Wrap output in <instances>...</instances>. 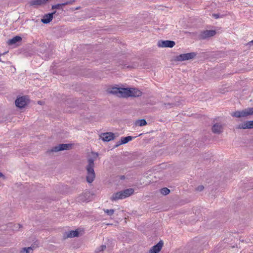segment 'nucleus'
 <instances>
[{"label": "nucleus", "mask_w": 253, "mask_h": 253, "mask_svg": "<svg viewBox=\"0 0 253 253\" xmlns=\"http://www.w3.org/2000/svg\"><path fill=\"white\" fill-rule=\"evenodd\" d=\"M94 159L92 158H89L87 159V165L85 169L87 171L86 179L88 183H92L95 179V173L94 170Z\"/></svg>", "instance_id": "f257e3e1"}, {"label": "nucleus", "mask_w": 253, "mask_h": 253, "mask_svg": "<svg viewBox=\"0 0 253 253\" xmlns=\"http://www.w3.org/2000/svg\"><path fill=\"white\" fill-rule=\"evenodd\" d=\"M232 117L236 118H246L253 115V107H249L241 111H237L231 114Z\"/></svg>", "instance_id": "f03ea898"}, {"label": "nucleus", "mask_w": 253, "mask_h": 253, "mask_svg": "<svg viewBox=\"0 0 253 253\" xmlns=\"http://www.w3.org/2000/svg\"><path fill=\"white\" fill-rule=\"evenodd\" d=\"M124 93V97H139L141 96L142 93L139 89L135 88H129L123 89Z\"/></svg>", "instance_id": "7ed1b4c3"}, {"label": "nucleus", "mask_w": 253, "mask_h": 253, "mask_svg": "<svg viewBox=\"0 0 253 253\" xmlns=\"http://www.w3.org/2000/svg\"><path fill=\"white\" fill-rule=\"evenodd\" d=\"M196 56V54L195 52L181 54L175 57V60L177 61L188 60L194 58Z\"/></svg>", "instance_id": "20e7f679"}, {"label": "nucleus", "mask_w": 253, "mask_h": 253, "mask_svg": "<svg viewBox=\"0 0 253 253\" xmlns=\"http://www.w3.org/2000/svg\"><path fill=\"white\" fill-rule=\"evenodd\" d=\"M123 89H125V88H119V87H112L108 90L109 93L116 95L120 97H124V93Z\"/></svg>", "instance_id": "39448f33"}, {"label": "nucleus", "mask_w": 253, "mask_h": 253, "mask_svg": "<svg viewBox=\"0 0 253 253\" xmlns=\"http://www.w3.org/2000/svg\"><path fill=\"white\" fill-rule=\"evenodd\" d=\"M71 148V144H60L53 147L51 150V152H59L62 150H69Z\"/></svg>", "instance_id": "423d86ee"}, {"label": "nucleus", "mask_w": 253, "mask_h": 253, "mask_svg": "<svg viewBox=\"0 0 253 253\" xmlns=\"http://www.w3.org/2000/svg\"><path fill=\"white\" fill-rule=\"evenodd\" d=\"M175 44V42L172 41H159L158 46L160 47H172Z\"/></svg>", "instance_id": "0eeeda50"}, {"label": "nucleus", "mask_w": 253, "mask_h": 253, "mask_svg": "<svg viewBox=\"0 0 253 253\" xmlns=\"http://www.w3.org/2000/svg\"><path fill=\"white\" fill-rule=\"evenodd\" d=\"M28 100L25 96L17 98L15 100V105L19 108H23L27 104Z\"/></svg>", "instance_id": "6e6552de"}, {"label": "nucleus", "mask_w": 253, "mask_h": 253, "mask_svg": "<svg viewBox=\"0 0 253 253\" xmlns=\"http://www.w3.org/2000/svg\"><path fill=\"white\" fill-rule=\"evenodd\" d=\"M100 137L104 141L108 142L114 139V134L113 132H105L100 134Z\"/></svg>", "instance_id": "1a4fd4ad"}, {"label": "nucleus", "mask_w": 253, "mask_h": 253, "mask_svg": "<svg viewBox=\"0 0 253 253\" xmlns=\"http://www.w3.org/2000/svg\"><path fill=\"white\" fill-rule=\"evenodd\" d=\"M238 129H252L253 128V121H248L244 123L239 124L237 126Z\"/></svg>", "instance_id": "9d476101"}, {"label": "nucleus", "mask_w": 253, "mask_h": 253, "mask_svg": "<svg viewBox=\"0 0 253 253\" xmlns=\"http://www.w3.org/2000/svg\"><path fill=\"white\" fill-rule=\"evenodd\" d=\"M216 34L215 30H206L202 32L200 35V37L202 39L210 38L214 36Z\"/></svg>", "instance_id": "9b49d317"}, {"label": "nucleus", "mask_w": 253, "mask_h": 253, "mask_svg": "<svg viewBox=\"0 0 253 253\" xmlns=\"http://www.w3.org/2000/svg\"><path fill=\"white\" fill-rule=\"evenodd\" d=\"M56 11L54 12L45 14L41 21L44 24L49 23L53 19V15L55 14Z\"/></svg>", "instance_id": "f8f14e48"}, {"label": "nucleus", "mask_w": 253, "mask_h": 253, "mask_svg": "<svg viewBox=\"0 0 253 253\" xmlns=\"http://www.w3.org/2000/svg\"><path fill=\"white\" fill-rule=\"evenodd\" d=\"M212 131L214 133L219 134L223 131V126L219 123L215 124L212 127Z\"/></svg>", "instance_id": "ddd939ff"}, {"label": "nucleus", "mask_w": 253, "mask_h": 253, "mask_svg": "<svg viewBox=\"0 0 253 253\" xmlns=\"http://www.w3.org/2000/svg\"><path fill=\"white\" fill-rule=\"evenodd\" d=\"M122 193L123 198H126L132 195L134 193V189L133 188H128L121 191Z\"/></svg>", "instance_id": "4468645a"}, {"label": "nucleus", "mask_w": 253, "mask_h": 253, "mask_svg": "<svg viewBox=\"0 0 253 253\" xmlns=\"http://www.w3.org/2000/svg\"><path fill=\"white\" fill-rule=\"evenodd\" d=\"M163 246V242L160 241L157 245L153 246L150 249L155 253H158L162 249Z\"/></svg>", "instance_id": "2eb2a0df"}, {"label": "nucleus", "mask_w": 253, "mask_h": 253, "mask_svg": "<svg viewBox=\"0 0 253 253\" xmlns=\"http://www.w3.org/2000/svg\"><path fill=\"white\" fill-rule=\"evenodd\" d=\"M80 234V231L79 229H77L75 231L72 230L66 233L65 238H73L76 237H79Z\"/></svg>", "instance_id": "dca6fc26"}, {"label": "nucleus", "mask_w": 253, "mask_h": 253, "mask_svg": "<svg viewBox=\"0 0 253 253\" xmlns=\"http://www.w3.org/2000/svg\"><path fill=\"white\" fill-rule=\"evenodd\" d=\"M133 137L131 136H128L125 137H122L121 138V141L119 142L117 144H116V147H118L119 145L123 144H126L129 142V141H131L133 139Z\"/></svg>", "instance_id": "f3484780"}, {"label": "nucleus", "mask_w": 253, "mask_h": 253, "mask_svg": "<svg viewBox=\"0 0 253 253\" xmlns=\"http://www.w3.org/2000/svg\"><path fill=\"white\" fill-rule=\"evenodd\" d=\"M123 197L122 196V193L121 191H119L114 194L110 198V199L112 201H117L120 199H123Z\"/></svg>", "instance_id": "a211bd4d"}, {"label": "nucleus", "mask_w": 253, "mask_h": 253, "mask_svg": "<svg viewBox=\"0 0 253 253\" xmlns=\"http://www.w3.org/2000/svg\"><path fill=\"white\" fill-rule=\"evenodd\" d=\"M21 40H22L21 37H20L19 36H15L14 38H13L12 39L9 40L8 41V43L9 45H12V44H15V43H16L18 42L21 41Z\"/></svg>", "instance_id": "6ab92c4d"}, {"label": "nucleus", "mask_w": 253, "mask_h": 253, "mask_svg": "<svg viewBox=\"0 0 253 253\" xmlns=\"http://www.w3.org/2000/svg\"><path fill=\"white\" fill-rule=\"evenodd\" d=\"M135 125L140 126H142L146 125L147 122L144 119L138 120L135 122Z\"/></svg>", "instance_id": "aec40b11"}, {"label": "nucleus", "mask_w": 253, "mask_h": 253, "mask_svg": "<svg viewBox=\"0 0 253 253\" xmlns=\"http://www.w3.org/2000/svg\"><path fill=\"white\" fill-rule=\"evenodd\" d=\"M33 251V249L31 247H28L27 248H22L20 251V253H32V251Z\"/></svg>", "instance_id": "412c9836"}, {"label": "nucleus", "mask_w": 253, "mask_h": 253, "mask_svg": "<svg viewBox=\"0 0 253 253\" xmlns=\"http://www.w3.org/2000/svg\"><path fill=\"white\" fill-rule=\"evenodd\" d=\"M161 193L164 195H167L170 193V190L168 188H163L160 190Z\"/></svg>", "instance_id": "4be33fe9"}, {"label": "nucleus", "mask_w": 253, "mask_h": 253, "mask_svg": "<svg viewBox=\"0 0 253 253\" xmlns=\"http://www.w3.org/2000/svg\"><path fill=\"white\" fill-rule=\"evenodd\" d=\"M103 211L109 216L112 215L115 212V210L113 209H103Z\"/></svg>", "instance_id": "5701e85b"}, {"label": "nucleus", "mask_w": 253, "mask_h": 253, "mask_svg": "<svg viewBox=\"0 0 253 253\" xmlns=\"http://www.w3.org/2000/svg\"><path fill=\"white\" fill-rule=\"evenodd\" d=\"M106 246L105 245H102L97 249L96 252L99 253L103 251L106 249Z\"/></svg>", "instance_id": "b1692460"}, {"label": "nucleus", "mask_w": 253, "mask_h": 253, "mask_svg": "<svg viewBox=\"0 0 253 253\" xmlns=\"http://www.w3.org/2000/svg\"><path fill=\"white\" fill-rule=\"evenodd\" d=\"M164 106L166 108H171L173 107V106L177 105H178L179 104H174V103H164Z\"/></svg>", "instance_id": "393cba45"}, {"label": "nucleus", "mask_w": 253, "mask_h": 253, "mask_svg": "<svg viewBox=\"0 0 253 253\" xmlns=\"http://www.w3.org/2000/svg\"><path fill=\"white\" fill-rule=\"evenodd\" d=\"M75 1V0H70L67 1L66 2H65L64 3H62V5L65 6L66 5H71V4H73Z\"/></svg>", "instance_id": "a878e982"}, {"label": "nucleus", "mask_w": 253, "mask_h": 253, "mask_svg": "<svg viewBox=\"0 0 253 253\" xmlns=\"http://www.w3.org/2000/svg\"><path fill=\"white\" fill-rule=\"evenodd\" d=\"M62 3H58L55 5H53L52 6V9H59L61 6H62Z\"/></svg>", "instance_id": "bb28decb"}, {"label": "nucleus", "mask_w": 253, "mask_h": 253, "mask_svg": "<svg viewBox=\"0 0 253 253\" xmlns=\"http://www.w3.org/2000/svg\"><path fill=\"white\" fill-rule=\"evenodd\" d=\"M204 187L203 185H200L196 188V190L199 191H202L204 189Z\"/></svg>", "instance_id": "cd10ccee"}, {"label": "nucleus", "mask_w": 253, "mask_h": 253, "mask_svg": "<svg viewBox=\"0 0 253 253\" xmlns=\"http://www.w3.org/2000/svg\"><path fill=\"white\" fill-rule=\"evenodd\" d=\"M212 16L215 18V19H217L219 17V15L218 14L213 13L212 14Z\"/></svg>", "instance_id": "c85d7f7f"}, {"label": "nucleus", "mask_w": 253, "mask_h": 253, "mask_svg": "<svg viewBox=\"0 0 253 253\" xmlns=\"http://www.w3.org/2000/svg\"><path fill=\"white\" fill-rule=\"evenodd\" d=\"M147 253H155L154 252H153L152 250H150Z\"/></svg>", "instance_id": "c756f323"}, {"label": "nucleus", "mask_w": 253, "mask_h": 253, "mask_svg": "<svg viewBox=\"0 0 253 253\" xmlns=\"http://www.w3.org/2000/svg\"><path fill=\"white\" fill-rule=\"evenodd\" d=\"M125 178V176L124 175H122L121 176V179H124Z\"/></svg>", "instance_id": "7c9ffc66"}, {"label": "nucleus", "mask_w": 253, "mask_h": 253, "mask_svg": "<svg viewBox=\"0 0 253 253\" xmlns=\"http://www.w3.org/2000/svg\"><path fill=\"white\" fill-rule=\"evenodd\" d=\"M1 176H4V175L0 172V177Z\"/></svg>", "instance_id": "2f4dec72"}, {"label": "nucleus", "mask_w": 253, "mask_h": 253, "mask_svg": "<svg viewBox=\"0 0 253 253\" xmlns=\"http://www.w3.org/2000/svg\"><path fill=\"white\" fill-rule=\"evenodd\" d=\"M80 7H77L75 9H76V10H78V9H80Z\"/></svg>", "instance_id": "473e14b6"}, {"label": "nucleus", "mask_w": 253, "mask_h": 253, "mask_svg": "<svg viewBox=\"0 0 253 253\" xmlns=\"http://www.w3.org/2000/svg\"><path fill=\"white\" fill-rule=\"evenodd\" d=\"M250 42L253 44V40L252 41Z\"/></svg>", "instance_id": "72a5a7b5"}]
</instances>
